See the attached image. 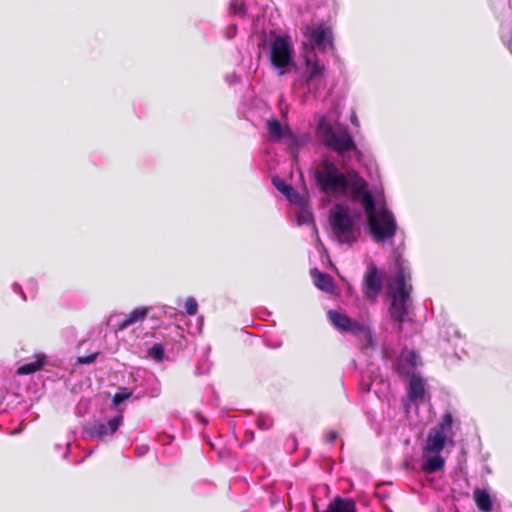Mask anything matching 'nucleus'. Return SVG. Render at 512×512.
<instances>
[{"instance_id": "nucleus-25", "label": "nucleus", "mask_w": 512, "mask_h": 512, "mask_svg": "<svg viewBox=\"0 0 512 512\" xmlns=\"http://www.w3.org/2000/svg\"><path fill=\"white\" fill-rule=\"evenodd\" d=\"M287 199L296 206V208L304 206L308 204L307 198L305 195L300 194L295 189L287 196Z\"/></svg>"}, {"instance_id": "nucleus-2", "label": "nucleus", "mask_w": 512, "mask_h": 512, "mask_svg": "<svg viewBox=\"0 0 512 512\" xmlns=\"http://www.w3.org/2000/svg\"><path fill=\"white\" fill-rule=\"evenodd\" d=\"M316 135L319 141L329 149L335 151L341 158V166L347 168L350 158H360L355 141L350 135L347 126L339 122L340 113L335 107L328 112L317 115Z\"/></svg>"}, {"instance_id": "nucleus-6", "label": "nucleus", "mask_w": 512, "mask_h": 512, "mask_svg": "<svg viewBox=\"0 0 512 512\" xmlns=\"http://www.w3.org/2000/svg\"><path fill=\"white\" fill-rule=\"evenodd\" d=\"M397 271L394 280L388 287V295L391 298L390 316L391 319L397 323L400 329L407 315V303L412 291L410 284V275L405 272L402 260H396Z\"/></svg>"}, {"instance_id": "nucleus-19", "label": "nucleus", "mask_w": 512, "mask_h": 512, "mask_svg": "<svg viewBox=\"0 0 512 512\" xmlns=\"http://www.w3.org/2000/svg\"><path fill=\"white\" fill-rule=\"evenodd\" d=\"M296 221L299 226L310 225L313 233H317V228L314 223L313 213L309 204L296 208Z\"/></svg>"}, {"instance_id": "nucleus-41", "label": "nucleus", "mask_w": 512, "mask_h": 512, "mask_svg": "<svg viewBox=\"0 0 512 512\" xmlns=\"http://www.w3.org/2000/svg\"><path fill=\"white\" fill-rule=\"evenodd\" d=\"M55 448H56V449H60V445H59V444H56V445H55Z\"/></svg>"}, {"instance_id": "nucleus-24", "label": "nucleus", "mask_w": 512, "mask_h": 512, "mask_svg": "<svg viewBox=\"0 0 512 512\" xmlns=\"http://www.w3.org/2000/svg\"><path fill=\"white\" fill-rule=\"evenodd\" d=\"M147 357L154 360L155 362H162L165 359V349L161 343L153 344L147 350Z\"/></svg>"}, {"instance_id": "nucleus-17", "label": "nucleus", "mask_w": 512, "mask_h": 512, "mask_svg": "<svg viewBox=\"0 0 512 512\" xmlns=\"http://www.w3.org/2000/svg\"><path fill=\"white\" fill-rule=\"evenodd\" d=\"M311 277L313 279L314 285L329 294H334L337 290V286L333 277L327 273L320 272L318 269H312Z\"/></svg>"}, {"instance_id": "nucleus-28", "label": "nucleus", "mask_w": 512, "mask_h": 512, "mask_svg": "<svg viewBox=\"0 0 512 512\" xmlns=\"http://www.w3.org/2000/svg\"><path fill=\"white\" fill-rule=\"evenodd\" d=\"M184 307L188 315H195L198 310V303L195 298L188 297L185 301Z\"/></svg>"}, {"instance_id": "nucleus-12", "label": "nucleus", "mask_w": 512, "mask_h": 512, "mask_svg": "<svg viewBox=\"0 0 512 512\" xmlns=\"http://www.w3.org/2000/svg\"><path fill=\"white\" fill-rule=\"evenodd\" d=\"M454 419L450 412H446L439 422V424L433 427L427 436L429 444L432 448H439L440 446H444L449 443L453 444V438L455 437V432L453 430Z\"/></svg>"}, {"instance_id": "nucleus-10", "label": "nucleus", "mask_w": 512, "mask_h": 512, "mask_svg": "<svg viewBox=\"0 0 512 512\" xmlns=\"http://www.w3.org/2000/svg\"><path fill=\"white\" fill-rule=\"evenodd\" d=\"M133 389L132 393L136 399L149 397V398H157L161 394V383L157 376L146 370V369H137L133 374Z\"/></svg>"}, {"instance_id": "nucleus-9", "label": "nucleus", "mask_w": 512, "mask_h": 512, "mask_svg": "<svg viewBox=\"0 0 512 512\" xmlns=\"http://www.w3.org/2000/svg\"><path fill=\"white\" fill-rule=\"evenodd\" d=\"M123 423V416L116 414L109 418H100L87 424L83 433L85 436L100 442L109 441Z\"/></svg>"}, {"instance_id": "nucleus-21", "label": "nucleus", "mask_w": 512, "mask_h": 512, "mask_svg": "<svg viewBox=\"0 0 512 512\" xmlns=\"http://www.w3.org/2000/svg\"><path fill=\"white\" fill-rule=\"evenodd\" d=\"M474 501L478 509L482 512H491L493 508V503L489 493L484 489H475L474 491Z\"/></svg>"}, {"instance_id": "nucleus-22", "label": "nucleus", "mask_w": 512, "mask_h": 512, "mask_svg": "<svg viewBox=\"0 0 512 512\" xmlns=\"http://www.w3.org/2000/svg\"><path fill=\"white\" fill-rule=\"evenodd\" d=\"M326 512H356V507L353 501L338 497L329 504Z\"/></svg>"}, {"instance_id": "nucleus-1", "label": "nucleus", "mask_w": 512, "mask_h": 512, "mask_svg": "<svg viewBox=\"0 0 512 512\" xmlns=\"http://www.w3.org/2000/svg\"><path fill=\"white\" fill-rule=\"evenodd\" d=\"M314 180L319 191L326 196L349 198L363 207L374 242L384 243L395 236L397 223L394 214L386 208L376 209L368 183L357 171L348 169L343 172L334 161L325 157L314 169Z\"/></svg>"}, {"instance_id": "nucleus-34", "label": "nucleus", "mask_w": 512, "mask_h": 512, "mask_svg": "<svg viewBox=\"0 0 512 512\" xmlns=\"http://www.w3.org/2000/svg\"><path fill=\"white\" fill-rule=\"evenodd\" d=\"M13 290H14V292H16V293H19V294L21 295V297H22V299H23V300H26V299H27L25 292L22 290V287H21L19 284L14 283V284H13Z\"/></svg>"}, {"instance_id": "nucleus-33", "label": "nucleus", "mask_w": 512, "mask_h": 512, "mask_svg": "<svg viewBox=\"0 0 512 512\" xmlns=\"http://www.w3.org/2000/svg\"><path fill=\"white\" fill-rule=\"evenodd\" d=\"M130 395H134V393H132V391L129 392V393H122V394L118 393V394L115 395L114 401L116 403H120L121 401H123L126 398H128Z\"/></svg>"}, {"instance_id": "nucleus-31", "label": "nucleus", "mask_w": 512, "mask_h": 512, "mask_svg": "<svg viewBox=\"0 0 512 512\" xmlns=\"http://www.w3.org/2000/svg\"><path fill=\"white\" fill-rule=\"evenodd\" d=\"M210 369V363H208V361H200L198 366H197V372L198 374H205L209 371Z\"/></svg>"}, {"instance_id": "nucleus-29", "label": "nucleus", "mask_w": 512, "mask_h": 512, "mask_svg": "<svg viewBox=\"0 0 512 512\" xmlns=\"http://www.w3.org/2000/svg\"><path fill=\"white\" fill-rule=\"evenodd\" d=\"M273 184L275 185V187L277 188V190L279 192H281L282 194H284L286 197L292 192V190L294 189L291 185L289 184H286L280 180H276L274 179L273 180Z\"/></svg>"}, {"instance_id": "nucleus-26", "label": "nucleus", "mask_w": 512, "mask_h": 512, "mask_svg": "<svg viewBox=\"0 0 512 512\" xmlns=\"http://www.w3.org/2000/svg\"><path fill=\"white\" fill-rule=\"evenodd\" d=\"M229 9L233 15L239 16V17H243L246 13L245 5L240 0H230Z\"/></svg>"}, {"instance_id": "nucleus-7", "label": "nucleus", "mask_w": 512, "mask_h": 512, "mask_svg": "<svg viewBox=\"0 0 512 512\" xmlns=\"http://www.w3.org/2000/svg\"><path fill=\"white\" fill-rule=\"evenodd\" d=\"M175 314L176 310L170 306H163L156 310L152 307H137L128 314H112L108 321L115 331H122L136 323L142 322L147 316L159 318L161 315L173 316Z\"/></svg>"}, {"instance_id": "nucleus-37", "label": "nucleus", "mask_w": 512, "mask_h": 512, "mask_svg": "<svg viewBox=\"0 0 512 512\" xmlns=\"http://www.w3.org/2000/svg\"><path fill=\"white\" fill-rule=\"evenodd\" d=\"M226 79H227V81H228L230 84H234V83L239 82L240 77H239L238 75H236V74H234V73H233V74H231V75H228V76L226 77Z\"/></svg>"}, {"instance_id": "nucleus-3", "label": "nucleus", "mask_w": 512, "mask_h": 512, "mask_svg": "<svg viewBox=\"0 0 512 512\" xmlns=\"http://www.w3.org/2000/svg\"><path fill=\"white\" fill-rule=\"evenodd\" d=\"M259 47L279 76L295 67V50L289 35L272 31L261 38Z\"/></svg>"}, {"instance_id": "nucleus-38", "label": "nucleus", "mask_w": 512, "mask_h": 512, "mask_svg": "<svg viewBox=\"0 0 512 512\" xmlns=\"http://www.w3.org/2000/svg\"><path fill=\"white\" fill-rule=\"evenodd\" d=\"M70 446H71L70 442H67V443H66V449H67V450H69V449H70ZM67 455H68V451H66V452L64 453L63 458H67Z\"/></svg>"}, {"instance_id": "nucleus-15", "label": "nucleus", "mask_w": 512, "mask_h": 512, "mask_svg": "<svg viewBox=\"0 0 512 512\" xmlns=\"http://www.w3.org/2000/svg\"><path fill=\"white\" fill-rule=\"evenodd\" d=\"M425 382L417 374H413L409 379L407 388V398L403 399V406L406 411L410 408V403L419 405L424 401L425 398Z\"/></svg>"}, {"instance_id": "nucleus-36", "label": "nucleus", "mask_w": 512, "mask_h": 512, "mask_svg": "<svg viewBox=\"0 0 512 512\" xmlns=\"http://www.w3.org/2000/svg\"><path fill=\"white\" fill-rule=\"evenodd\" d=\"M237 27L236 25H230L227 29V37L233 38L236 35Z\"/></svg>"}, {"instance_id": "nucleus-11", "label": "nucleus", "mask_w": 512, "mask_h": 512, "mask_svg": "<svg viewBox=\"0 0 512 512\" xmlns=\"http://www.w3.org/2000/svg\"><path fill=\"white\" fill-rule=\"evenodd\" d=\"M302 34L306 41L303 51L312 49L313 51H326L332 47V32L323 25H305L302 28Z\"/></svg>"}, {"instance_id": "nucleus-8", "label": "nucleus", "mask_w": 512, "mask_h": 512, "mask_svg": "<svg viewBox=\"0 0 512 512\" xmlns=\"http://www.w3.org/2000/svg\"><path fill=\"white\" fill-rule=\"evenodd\" d=\"M328 317L333 326L339 331L357 337L365 345L372 343V333L368 321L362 319V321L359 322L335 310H329Z\"/></svg>"}, {"instance_id": "nucleus-40", "label": "nucleus", "mask_w": 512, "mask_h": 512, "mask_svg": "<svg viewBox=\"0 0 512 512\" xmlns=\"http://www.w3.org/2000/svg\"><path fill=\"white\" fill-rule=\"evenodd\" d=\"M356 121H357V117L354 115V116L352 117V119H351V122H352L353 124H355V123H356Z\"/></svg>"}, {"instance_id": "nucleus-32", "label": "nucleus", "mask_w": 512, "mask_h": 512, "mask_svg": "<svg viewBox=\"0 0 512 512\" xmlns=\"http://www.w3.org/2000/svg\"><path fill=\"white\" fill-rule=\"evenodd\" d=\"M148 451H149V447L147 445H141V446H137L135 448V454L137 457L144 456Z\"/></svg>"}, {"instance_id": "nucleus-27", "label": "nucleus", "mask_w": 512, "mask_h": 512, "mask_svg": "<svg viewBox=\"0 0 512 512\" xmlns=\"http://www.w3.org/2000/svg\"><path fill=\"white\" fill-rule=\"evenodd\" d=\"M273 425V419L267 414H259L257 417V426L259 429L267 430Z\"/></svg>"}, {"instance_id": "nucleus-39", "label": "nucleus", "mask_w": 512, "mask_h": 512, "mask_svg": "<svg viewBox=\"0 0 512 512\" xmlns=\"http://www.w3.org/2000/svg\"><path fill=\"white\" fill-rule=\"evenodd\" d=\"M507 47L512 52V36H511V39L507 43Z\"/></svg>"}, {"instance_id": "nucleus-30", "label": "nucleus", "mask_w": 512, "mask_h": 512, "mask_svg": "<svg viewBox=\"0 0 512 512\" xmlns=\"http://www.w3.org/2000/svg\"><path fill=\"white\" fill-rule=\"evenodd\" d=\"M97 356H98V352H95L88 356H81V357H78L77 362L80 364H91L96 360Z\"/></svg>"}, {"instance_id": "nucleus-13", "label": "nucleus", "mask_w": 512, "mask_h": 512, "mask_svg": "<svg viewBox=\"0 0 512 512\" xmlns=\"http://www.w3.org/2000/svg\"><path fill=\"white\" fill-rule=\"evenodd\" d=\"M382 288L383 274L373 263H370L363 277V294L368 300L375 301L381 294Z\"/></svg>"}, {"instance_id": "nucleus-16", "label": "nucleus", "mask_w": 512, "mask_h": 512, "mask_svg": "<svg viewBox=\"0 0 512 512\" xmlns=\"http://www.w3.org/2000/svg\"><path fill=\"white\" fill-rule=\"evenodd\" d=\"M419 356L413 350L404 348L394 363V368L401 376H412L418 366Z\"/></svg>"}, {"instance_id": "nucleus-14", "label": "nucleus", "mask_w": 512, "mask_h": 512, "mask_svg": "<svg viewBox=\"0 0 512 512\" xmlns=\"http://www.w3.org/2000/svg\"><path fill=\"white\" fill-rule=\"evenodd\" d=\"M444 446L432 448L429 441L426 440L422 450L421 468L425 473H435L443 469L445 459L441 456Z\"/></svg>"}, {"instance_id": "nucleus-23", "label": "nucleus", "mask_w": 512, "mask_h": 512, "mask_svg": "<svg viewBox=\"0 0 512 512\" xmlns=\"http://www.w3.org/2000/svg\"><path fill=\"white\" fill-rule=\"evenodd\" d=\"M45 363L44 355H37L34 361L29 363H25L18 367L17 374L18 375H29L32 374L42 368Z\"/></svg>"}, {"instance_id": "nucleus-5", "label": "nucleus", "mask_w": 512, "mask_h": 512, "mask_svg": "<svg viewBox=\"0 0 512 512\" xmlns=\"http://www.w3.org/2000/svg\"><path fill=\"white\" fill-rule=\"evenodd\" d=\"M302 60L295 85L306 94L317 97L326 86V65L312 49L303 51Z\"/></svg>"}, {"instance_id": "nucleus-20", "label": "nucleus", "mask_w": 512, "mask_h": 512, "mask_svg": "<svg viewBox=\"0 0 512 512\" xmlns=\"http://www.w3.org/2000/svg\"><path fill=\"white\" fill-rule=\"evenodd\" d=\"M267 131L272 142H279L285 138L286 127H283L279 120L273 118L267 121Z\"/></svg>"}, {"instance_id": "nucleus-4", "label": "nucleus", "mask_w": 512, "mask_h": 512, "mask_svg": "<svg viewBox=\"0 0 512 512\" xmlns=\"http://www.w3.org/2000/svg\"><path fill=\"white\" fill-rule=\"evenodd\" d=\"M362 215L360 208L350 209L343 204H337L330 210L331 231L338 243L351 246L357 242L361 234Z\"/></svg>"}, {"instance_id": "nucleus-18", "label": "nucleus", "mask_w": 512, "mask_h": 512, "mask_svg": "<svg viewBox=\"0 0 512 512\" xmlns=\"http://www.w3.org/2000/svg\"><path fill=\"white\" fill-rule=\"evenodd\" d=\"M283 141L287 145L291 156L297 159L300 149L308 142V136L305 134H295L289 127H286V134Z\"/></svg>"}, {"instance_id": "nucleus-35", "label": "nucleus", "mask_w": 512, "mask_h": 512, "mask_svg": "<svg viewBox=\"0 0 512 512\" xmlns=\"http://www.w3.org/2000/svg\"><path fill=\"white\" fill-rule=\"evenodd\" d=\"M338 438V435L335 431H329L326 435V439L329 443H333Z\"/></svg>"}]
</instances>
